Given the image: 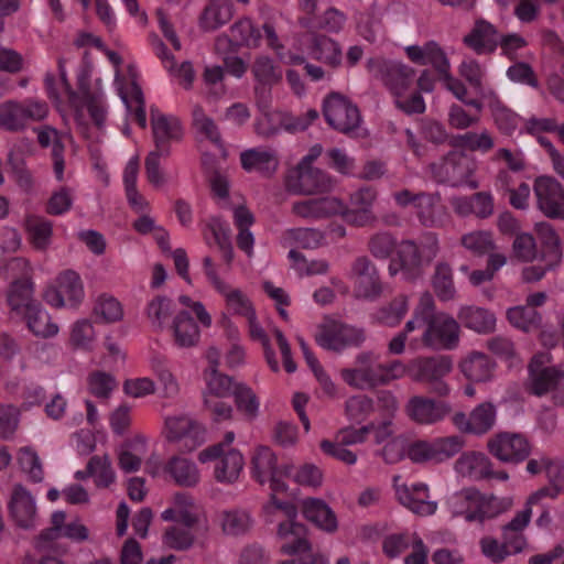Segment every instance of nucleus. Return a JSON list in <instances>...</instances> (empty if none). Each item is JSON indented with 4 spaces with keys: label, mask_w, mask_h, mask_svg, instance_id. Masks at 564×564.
<instances>
[{
    "label": "nucleus",
    "mask_w": 564,
    "mask_h": 564,
    "mask_svg": "<svg viewBox=\"0 0 564 564\" xmlns=\"http://www.w3.org/2000/svg\"><path fill=\"white\" fill-rule=\"evenodd\" d=\"M404 373L405 366L400 360L382 364L371 351L358 354L352 368L340 370L343 380L349 387L359 390H370L389 384L391 381L401 378Z\"/></svg>",
    "instance_id": "nucleus-1"
},
{
    "label": "nucleus",
    "mask_w": 564,
    "mask_h": 564,
    "mask_svg": "<svg viewBox=\"0 0 564 564\" xmlns=\"http://www.w3.org/2000/svg\"><path fill=\"white\" fill-rule=\"evenodd\" d=\"M453 369V359L446 355L417 357L405 366V373L417 383L424 384L429 392L438 397L448 395L451 389L444 380Z\"/></svg>",
    "instance_id": "nucleus-2"
},
{
    "label": "nucleus",
    "mask_w": 564,
    "mask_h": 564,
    "mask_svg": "<svg viewBox=\"0 0 564 564\" xmlns=\"http://www.w3.org/2000/svg\"><path fill=\"white\" fill-rule=\"evenodd\" d=\"M276 494L271 491L270 501L263 506V512L271 516L275 510H281L288 518L278 527L279 538L285 540L281 545V552L284 554H293L311 549V543L306 539L307 529L304 524L295 521L297 509L294 503L281 501L276 498Z\"/></svg>",
    "instance_id": "nucleus-3"
},
{
    "label": "nucleus",
    "mask_w": 564,
    "mask_h": 564,
    "mask_svg": "<svg viewBox=\"0 0 564 564\" xmlns=\"http://www.w3.org/2000/svg\"><path fill=\"white\" fill-rule=\"evenodd\" d=\"M252 477L260 484L269 482L271 491L285 492L289 486L283 478L292 476L293 465L278 464V457L268 446H258L251 457Z\"/></svg>",
    "instance_id": "nucleus-4"
},
{
    "label": "nucleus",
    "mask_w": 564,
    "mask_h": 564,
    "mask_svg": "<svg viewBox=\"0 0 564 564\" xmlns=\"http://www.w3.org/2000/svg\"><path fill=\"white\" fill-rule=\"evenodd\" d=\"M316 343L324 349L341 352L346 348L360 347L366 340V332L332 318H325L315 334Z\"/></svg>",
    "instance_id": "nucleus-5"
},
{
    "label": "nucleus",
    "mask_w": 564,
    "mask_h": 564,
    "mask_svg": "<svg viewBox=\"0 0 564 564\" xmlns=\"http://www.w3.org/2000/svg\"><path fill=\"white\" fill-rule=\"evenodd\" d=\"M368 72L380 80L393 95L401 96L410 88L415 78V70L394 59L375 56L367 61Z\"/></svg>",
    "instance_id": "nucleus-6"
},
{
    "label": "nucleus",
    "mask_w": 564,
    "mask_h": 564,
    "mask_svg": "<svg viewBox=\"0 0 564 564\" xmlns=\"http://www.w3.org/2000/svg\"><path fill=\"white\" fill-rule=\"evenodd\" d=\"M323 115L336 131L351 137L360 127L358 107L339 93H330L324 100Z\"/></svg>",
    "instance_id": "nucleus-7"
},
{
    "label": "nucleus",
    "mask_w": 564,
    "mask_h": 564,
    "mask_svg": "<svg viewBox=\"0 0 564 564\" xmlns=\"http://www.w3.org/2000/svg\"><path fill=\"white\" fill-rule=\"evenodd\" d=\"M489 453L502 463L519 464L531 454L532 445L521 433L500 432L487 444Z\"/></svg>",
    "instance_id": "nucleus-8"
},
{
    "label": "nucleus",
    "mask_w": 564,
    "mask_h": 564,
    "mask_svg": "<svg viewBox=\"0 0 564 564\" xmlns=\"http://www.w3.org/2000/svg\"><path fill=\"white\" fill-rule=\"evenodd\" d=\"M350 279L358 296L377 300L383 293V284L376 264L367 257H357L350 268Z\"/></svg>",
    "instance_id": "nucleus-9"
},
{
    "label": "nucleus",
    "mask_w": 564,
    "mask_h": 564,
    "mask_svg": "<svg viewBox=\"0 0 564 564\" xmlns=\"http://www.w3.org/2000/svg\"><path fill=\"white\" fill-rule=\"evenodd\" d=\"M556 497V488H540L529 497L525 508L518 512L509 523L502 527L503 538L510 543L513 553L521 552L523 549L524 539L520 532L530 521L533 505H538L545 498L555 499Z\"/></svg>",
    "instance_id": "nucleus-10"
},
{
    "label": "nucleus",
    "mask_w": 564,
    "mask_h": 564,
    "mask_svg": "<svg viewBox=\"0 0 564 564\" xmlns=\"http://www.w3.org/2000/svg\"><path fill=\"white\" fill-rule=\"evenodd\" d=\"M546 355H535L529 366V378L525 383L527 390L538 397L544 395L557 388L564 378V371L556 367H546Z\"/></svg>",
    "instance_id": "nucleus-11"
},
{
    "label": "nucleus",
    "mask_w": 564,
    "mask_h": 564,
    "mask_svg": "<svg viewBox=\"0 0 564 564\" xmlns=\"http://www.w3.org/2000/svg\"><path fill=\"white\" fill-rule=\"evenodd\" d=\"M430 170L438 183H447L452 186L467 183L471 173L465 153L459 150L449 151L440 163H431Z\"/></svg>",
    "instance_id": "nucleus-12"
},
{
    "label": "nucleus",
    "mask_w": 564,
    "mask_h": 564,
    "mask_svg": "<svg viewBox=\"0 0 564 564\" xmlns=\"http://www.w3.org/2000/svg\"><path fill=\"white\" fill-rule=\"evenodd\" d=\"M44 300L54 307H63L65 297L72 306H76L84 297L80 276L73 270H66L58 275L56 284L44 292Z\"/></svg>",
    "instance_id": "nucleus-13"
},
{
    "label": "nucleus",
    "mask_w": 564,
    "mask_h": 564,
    "mask_svg": "<svg viewBox=\"0 0 564 564\" xmlns=\"http://www.w3.org/2000/svg\"><path fill=\"white\" fill-rule=\"evenodd\" d=\"M539 209L549 218H564V192L561 183L551 176H539L534 182Z\"/></svg>",
    "instance_id": "nucleus-14"
},
{
    "label": "nucleus",
    "mask_w": 564,
    "mask_h": 564,
    "mask_svg": "<svg viewBox=\"0 0 564 564\" xmlns=\"http://www.w3.org/2000/svg\"><path fill=\"white\" fill-rule=\"evenodd\" d=\"M391 276L399 272L409 281H414L423 274V258L419 246L413 240H402L397 248L395 257L388 267Z\"/></svg>",
    "instance_id": "nucleus-15"
},
{
    "label": "nucleus",
    "mask_w": 564,
    "mask_h": 564,
    "mask_svg": "<svg viewBox=\"0 0 564 564\" xmlns=\"http://www.w3.org/2000/svg\"><path fill=\"white\" fill-rule=\"evenodd\" d=\"M459 340V324L451 316H437L422 335L424 346L433 349H453Z\"/></svg>",
    "instance_id": "nucleus-16"
},
{
    "label": "nucleus",
    "mask_w": 564,
    "mask_h": 564,
    "mask_svg": "<svg viewBox=\"0 0 564 564\" xmlns=\"http://www.w3.org/2000/svg\"><path fill=\"white\" fill-rule=\"evenodd\" d=\"M295 173L296 176L288 181V187L293 193L313 195L328 192L333 187L330 176L321 169L297 165Z\"/></svg>",
    "instance_id": "nucleus-17"
},
{
    "label": "nucleus",
    "mask_w": 564,
    "mask_h": 564,
    "mask_svg": "<svg viewBox=\"0 0 564 564\" xmlns=\"http://www.w3.org/2000/svg\"><path fill=\"white\" fill-rule=\"evenodd\" d=\"M452 411L445 401H436L431 398L414 395L405 405L408 416L419 424H434L442 421Z\"/></svg>",
    "instance_id": "nucleus-18"
},
{
    "label": "nucleus",
    "mask_w": 564,
    "mask_h": 564,
    "mask_svg": "<svg viewBox=\"0 0 564 564\" xmlns=\"http://www.w3.org/2000/svg\"><path fill=\"white\" fill-rule=\"evenodd\" d=\"M167 440L181 443L180 449L192 452L203 442V429L187 416L169 417L165 421Z\"/></svg>",
    "instance_id": "nucleus-19"
},
{
    "label": "nucleus",
    "mask_w": 564,
    "mask_h": 564,
    "mask_svg": "<svg viewBox=\"0 0 564 564\" xmlns=\"http://www.w3.org/2000/svg\"><path fill=\"white\" fill-rule=\"evenodd\" d=\"M152 134L155 144L154 151L163 153L164 158L170 155V142L182 139L181 122L173 117H167L151 109Z\"/></svg>",
    "instance_id": "nucleus-20"
},
{
    "label": "nucleus",
    "mask_w": 564,
    "mask_h": 564,
    "mask_svg": "<svg viewBox=\"0 0 564 564\" xmlns=\"http://www.w3.org/2000/svg\"><path fill=\"white\" fill-rule=\"evenodd\" d=\"M499 33L497 28L485 19H477L463 37V43L478 55H489L498 47Z\"/></svg>",
    "instance_id": "nucleus-21"
},
{
    "label": "nucleus",
    "mask_w": 564,
    "mask_h": 564,
    "mask_svg": "<svg viewBox=\"0 0 564 564\" xmlns=\"http://www.w3.org/2000/svg\"><path fill=\"white\" fill-rule=\"evenodd\" d=\"M341 212V202L330 196L304 199L292 205V213L305 219H323Z\"/></svg>",
    "instance_id": "nucleus-22"
},
{
    "label": "nucleus",
    "mask_w": 564,
    "mask_h": 564,
    "mask_svg": "<svg viewBox=\"0 0 564 564\" xmlns=\"http://www.w3.org/2000/svg\"><path fill=\"white\" fill-rule=\"evenodd\" d=\"M397 497L400 503L420 516L433 514L436 503L429 500V488L425 484H415L411 488L403 485L397 487Z\"/></svg>",
    "instance_id": "nucleus-23"
},
{
    "label": "nucleus",
    "mask_w": 564,
    "mask_h": 564,
    "mask_svg": "<svg viewBox=\"0 0 564 564\" xmlns=\"http://www.w3.org/2000/svg\"><path fill=\"white\" fill-rule=\"evenodd\" d=\"M307 50L312 58L332 68H337L341 64L343 53L339 43L324 34L313 32Z\"/></svg>",
    "instance_id": "nucleus-24"
},
{
    "label": "nucleus",
    "mask_w": 564,
    "mask_h": 564,
    "mask_svg": "<svg viewBox=\"0 0 564 564\" xmlns=\"http://www.w3.org/2000/svg\"><path fill=\"white\" fill-rule=\"evenodd\" d=\"M9 510L12 519L19 527L24 529L33 527L36 514L35 502L22 485L14 486Z\"/></svg>",
    "instance_id": "nucleus-25"
},
{
    "label": "nucleus",
    "mask_w": 564,
    "mask_h": 564,
    "mask_svg": "<svg viewBox=\"0 0 564 564\" xmlns=\"http://www.w3.org/2000/svg\"><path fill=\"white\" fill-rule=\"evenodd\" d=\"M231 36L221 35L217 37L216 47L219 50L224 46H230L234 50L238 46H259L261 33L250 19H241L230 28Z\"/></svg>",
    "instance_id": "nucleus-26"
},
{
    "label": "nucleus",
    "mask_w": 564,
    "mask_h": 564,
    "mask_svg": "<svg viewBox=\"0 0 564 564\" xmlns=\"http://www.w3.org/2000/svg\"><path fill=\"white\" fill-rule=\"evenodd\" d=\"M240 163L245 171H256L263 176H271L279 166L276 152L269 149H249L240 154Z\"/></svg>",
    "instance_id": "nucleus-27"
},
{
    "label": "nucleus",
    "mask_w": 564,
    "mask_h": 564,
    "mask_svg": "<svg viewBox=\"0 0 564 564\" xmlns=\"http://www.w3.org/2000/svg\"><path fill=\"white\" fill-rule=\"evenodd\" d=\"M173 481L181 487L193 488L200 479L199 470L196 464L183 456H172L163 467Z\"/></svg>",
    "instance_id": "nucleus-28"
},
{
    "label": "nucleus",
    "mask_w": 564,
    "mask_h": 564,
    "mask_svg": "<svg viewBox=\"0 0 564 564\" xmlns=\"http://www.w3.org/2000/svg\"><path fill=\"white\" fill-rule=\"evenodd\" d=\"M510 506L509 499H500L495 495H485L478 490L474 508L469 513V522L484 523L507 511Z\"/></svg>",
    "instance_id": "nucleus-29"
},
{
    "label": "nucleus",
    "mask_w": 564,
    "mask_h": 564,
    "mask_svg": "<svg viewBox=\"0 0 564 564\" xmlns=\"http://www.w3.org/2000/svg\"><path fill=\"white\" fill-rule=\"evenodd\" d=\"M302 505L303 513L308 521L326 532L332 533L337 530V518L324 500L307 498Z\"/></svg>",
    "instance_id": "nucleus-30"
},
{
    "label": "nucleus",
    "mask_w": 564,
    "mask_h": 564,
    "mask_svg": "<svg viewBox=\"0 0 564 564\" xmlns=\"http://www.w3.org/2000/svg\"><path fill=\"white\" fill-rule=\"evenodd\" d=\"M34 283L32 279L11 282L7 293L8 304L18 316L28 312L31 306L39 304L33 297Z\"/></svg>",
    "instance_id": "nucleus-31"
},
{
    "label": "nucleus",
    "mask_w": 564,
    "mask_h": 564,
    "mask_svg": "<svg viewBox=\"0 0 564 564\" xmlns=\"http://www.w3.org/2000/svg\"><path fill=\"white\" fill-rule=\"evenodd\" d=\"M173 336L175 344L181 348H189L199 340V328L187 311H181L173 321Z\"/></svg>",
    "instance_id": "nucleus-32"
},
{
    "label": "nucleus",
    "mask_w": 564,
    "mask_h": 564,
    "mask_svg": "<svg viewBox=\"0 0 564 564\" xmlns=\"http://www.w3.org/2000/svg\"><path fill=\"white\" fill-rule=\"evenodd\" d=\"M463 326L477 333L488 334L496 327L495 315L486 308L465 306L458 313Z\"/></svg>",
    "instance_id": "nucleus-33"
},
{
    "label": "nucleus",
    "mask_w": 564,
    "mask_h": 564,
    "mask_svg": "<svg viewBox=\"0 0 564 564\" xmlns=\"http://www.w3.org/2000/svg\"><path fill=\"white\" fill-rule=\"evenodd\" d=\"M459 368L467 379L484 382L491 378L494 362L486 354L474 351L460 362Z\"/></svg>",
    "instance_id": "nucleus-34"
},
{
    "label": "nucleus",
    "mask_w": 564,
    "mask_h": 564,
    "mask_svg": "<svg viewBox=\"0 0 564 564\" xmlns=\"http://www.w3.org/2000/svg\"><path fill=\"white\" fill-rule=\"evenodd\" d=\"M536 231L542 242V260L547 261L549 268H554L562 259L560 238L549 223L538 224Z\"/></svg>",
    "instance_id": "nucleus-35"
},
{
    "label": "nucleus",
    "mask_w": 564,
    "mask_h": 564,
    "mask_svg": "<svg viewBox=\"0 0 564 564\" xmlns=\"http://www.w3.org/2000/svg\"><path fill=\"white\" fill-rule=\"evenodd\" d=\"M21 317L26 322L29 329L35 336L46 338L56 335L58 332V326L51 322L50 315L42 308L40 303L31 306Z\"/></svg>",
    "instance_id": "nucleus-36"
},
{
    "label": "nucleus",
    "mask_w": 564,
    "mask_h": 564,
    "mask_svg": "<svg viewBox=\"0 0 564 564\" xmlns=\"http://www.w3.org/2000/svg\"><path fill=\"white\" fill-rule=\"evenodd\" d=\"M409 310V299L405 294H399L388 304L382 305L375 314L377 322L382 325L398 326Z\"/></svg>",
    "instance_id": "nucleus-37"
},
{
    "label": "nucleus",
    "mask_w": 564,
    "mask_h": 564,
    "mask_svg": "<svg viewBox=\"0 0 564 564\" xmlns=\"http://www.w3.org/2000/svg\"><path fill=\"white\" fill-rule=\"evenodd\" d=\"M455 468L462 476L491 475V462L481 453H465L455 463Z\"/></svg>",
    "instance_id": "nucleus-38"
},
{
    "label": "nucleus",
    "mask_w": 564,
    "mask_h": 564,
    "mask_svg": "<svg viewBox=\"0 0 564 564\" xmlns=\"http://www.w3.org/2000/svg\"><path fill=\"white\" fill-rule=\"evenodd\" d=\"M220 527L224 534L239 536L249 532L252 519L246 510H226L220 513Z\"/></svg>",
    "instance_id": "nucleus-39"
},
{
    "label": "nucleus",
    "mask_w": 564,
    "mask_h": 564,
    "mask_svg": "<svg viewBox=\"0 0 564 564\" xmlns=\"http://www.w3.org/2000/svg\"><path fill=\"white\" fill-rule=\"evenodd\" d=\"M243 464L242 455L236 449H230L217 463L215 478L220 482L232 484L238 479Z\"/></svg>",
    "instance_id": "nucleus-40"
},
{
    "label": "nucleus",
    "mask_w": 564,
    "mask_h": 564,
    "mask_svg": "<svg viewBox=\"0 0 564 564\" xmlns=\"http://www.w3.org/2000/svg\"><path fill=\"white\" fill-rule=\"evenodd\" d=\"M507 318L514 327L524 332L538 329L542 323L541 314L530 305L509 308Z\"/></svg>",
    "instance_id": "nucleus-41"
},
{
    "label": "nucleus",
    "mask_w": 564,
    "mask_h": 564,
    "mask_svg": "<svg viewBox=\"0 0 564 564\" xmlns=\"http://www.w3.org/2000/svg\"><path fill=\"white\" fill-rule=\"evenodd\" d=\"M207 230L212 234L215 243L218 246L223 253V258L227 264H230L234 259V248L230 240V228L220 218H212L207 225Z\"/></svg>",
    "instance_id": "nucleus-42"
},
{
    "label": "nucleus",
    "mask_w": 564,
    "mask_h": 564,
    "mask_svg": "<svg viewBox=\"0 0 564 564\" xmlns=\"http://www.w3.org/2000/svg\"><path fill=\"white\" fill-rule=\"evenodd\" d=\"M232 15V7L230 4L208 6L199 18V25L204 31H215L228 23Z\"/></svg>",
    "instance_id": "nucleus-43"
},
{
    "label": "nucleus",
    "mask_w": 564,
    "mask_h": 564,
    "mask_svg": "<svg viewBox=\"0 0 564 564\" xmlns=\"http://www.w3.org/2000/svg\"><path fill=\"white\" fill-rule=\"evenodd\" d=\"M432 282L433 289L441 301H451L455 297L456 289L452 269L447 263H437Z\"/></svg>",
    "instance_id": "nucleus-44"
},
{
    "label": "nucleus",
    "mask_w": 564,
    "mask_h": 564,
    "mask_svg": "<svg viewBox=\"0 0 564 564\" xmlns=\"http://www.w3.org/2000/svg\"><path fill=\"white\" fill-rule=\"evenodd\" d=\"M252 74L257 82L263 86L272 87L282 79V72L268 56H259L252 65Z\"/></svg>",
    "instance_id": "nucleus-45"
},
{
    "label": "nucleus",
    "mask_w": 564,
    "mask_h": 564,
    "mask_svg": "<svg viewBox=\"0 0 564 564\" xmlns=\"http://www.w3.org/2000/svg\"><path fill=\"white\" fill-rule=\"evenodd\" d=\"M193 126L198 133L204 135L207 140L217 147H223L221 134L218 126L208 117L200 106H195L193 109Z\"/></svg>",
    "instance_id": "nucleus-46"
},
{
    "label": "nucleus",
    "mask_w": 564,
    "mask_h": 564,
    "mask_svg": "<svg viewBox=\"0 0 564 564\" xmlns=\"http://www.w3.org/2000/svg\"><path fill=\"white\" fill-rule=\"evenodd\" d=\"M204 379L206 381V394H212L217 398H225L232 393L235 384L232 378L221 373L218 369H206L204 371Z\"/></svg>",
    "instance_id": "nucleus-47"
},
{
    "label": "nucleus",
    "mask_w": 564,
    "mask_h": 564,
    "mask_svg": "<svg viewBox=\"0 0 564 564\" xmlns=\"http://www.w3.org/2000/svg\"><path fill=\"white\" fill-rule=\"evenodd\" d=\"M163 543L175 551H187L194 545L195 535L189 529L174 524L165 529Z\"/></svg>",
    "instance_id": "nucleus-48"
},
{
    "label": "nucleus",
    "mask_w": 564,
    "mask_h": 564,
    "mask_svg": "<svg viewBox=\"0 0 564 564\" xmlns=\"http://www.w3.org/2000/svg\"><path fill=\"white\" fill-rule=\"evenodd\" d=\"M471 434H485L492 429L496 421V408L490 402H484L471 412Z\"/></svg>",
    "instance_id": "nucleus-49"
},
{
    "label": "nucleus",
    "mask_w": 564,
    "mask_h": 564,
    "mask_svg": "<svg viewBox=\"0 0 564 564\" xmlns=\"http://www.w3.org/2000/svg\"><path fill=\"white\" fill-rule=\"evenodd\" d=\"M20 101L8 100L0 105V129L8 132L24 131L21 119Z\"/></svg>",
    "instance_id": "nucleus-50"
},
{
    "label": "nucleus",
    "mask_w": 564,
    "mask_h": 564,
    "mask_svg": "<svg viewBox=\"0 0 564 564\" xmlns=\"http://www.w3.org/2000/svg\"><path fill=\"white\" fill-rule=\"evenodd\" d=\"M367 246L369 252L379 260L389 259L398 248L395 238L389 232L372 235Z\"/></svg>",
    "instance_id": "nucleus-51"
},
{
    "label": "nucleus",
    "mask_w": 564,
    "mask_h": 564,
    "mask_svg": "<svg viewBox=\"0 0 564 564\" xmlns=\"http://www.w3.org/2000/svg\"><path fill=\"white\" fill-rule=\"evenodd\" d=\"M26 229L34 248L44 250L50 243L52 236V224L43 218H29Z\"/></svg>",
    "instance_id": "nucleus-52"
},
{
    "label": "nucleus",
    "mask_w": 564,
    "mask_h": 564,
    "mask_svg": "<svg viewBox=\"0 0 564 564\" xmlns=\"http://www.w3.org/2000/svg\"><path fill=\"white\" fill-rule=\"evenodd\" d=\"M87 474L95 477L98 487H108L115 479L111 463L107 456H93L87 464Z\"/></svg>",
    "instance_id": "nucleus-53"
},
{
    "label": "nucleus",
    "mask_w": 564,
    "mask_h": 564,
    "mask_svg": "<svg viewBox=\"0 0 564 564\" xmlns=\"http://www.w3.org/2000/svg\"><path fill=\"white\" fill-rule=\"evenodd\" d=\"M432 444L434 462L441 463L458 454L464 446V440L460 436L454 435L436 438L432 441Z\"/></svg>",
    "instance_id": "nucleus-54"
},
{
    "label": "nucleus",
    "mask_w": 564,
    "mask_h": 564,
    "mask_svg": "<svg viewBox=\"0 0 564 564\" xmlns=\"http://www.w3.org/2000/svg\"><path fill=\"white\" fill-rule=\"evenodd\" d=\"M462 245L477 256L489 253L496 248L491 234L487 231H474L464 235Z\"/></svg>",
    "instance_id": "nucleus-55"
},
{
    "label": "nucleus",
    "mask_w": 564,
    "mask_h": 564,
    "mask_svg": "<svg viewBox=\"0 0 564 564\" xmlns=\"http://www.w3.org/2000/svg\"><path fill=\"white\" fill-rule=\"evenodd\" d=\"M478 489L475 487L464 488L456 492L451 499V508L454 516H462L469 522V513L474 508Z\"/></svg>",
    "instance_id": "nucleus-56"
},
{
    "label": "nucleus",
    "mask_w": 564,
    "mask_h": 564,
    "mask_svg": "<svg viewBox=\"0 0 564 564\" xmlns=\"http://www.w3.org/2000/svg\"><path fill=\"white\" fill-rule=\"evenodd\" d=\"M232 394L238 410L246 415L254 417L258 413L259 402L254 392L243 383L235 384Z\"/></svg>",
    "instance_id": "nucleus-57"
},
{
    "label": "nucleus",
    "mask_w": 564,
    "mask_h": 564,
    "mask_svg": "<svg viewBox=\"0 0 564 564\" xmlns=\"http://www.w3.org/2000/svg\"><path fill=\"white\" fill-rule=\"evenodd\" d=\"M373 411V402L367 395H354L345 402V413L350 421L361 422Z\"/></svg>",
    "instance_id": "nucleus-58"
},
{
    "label": "nucleus",
    "mask_w": 564,
    "mask_h": 564,
    "mask_svg": "<svg viewBox=\"0 0 564 564\" xmlns=\"http://www.w3.org/2000/svg\"><path fill=\"white\" fill-rule=\"evenodd\" d=\"M173 302L166 296H156L148 305V316L152 324L159 329H163L164 322L173 312Z\"/></svg>",
    "instance_id": "nucleus-59"
},
{
    "label": "nucleus",
    "mask_w": 564,
    "mask_h": 564,
    "mask_svg": "<svg viewBox=\"0 0 564 564\" xmlns=\"http://www.w3.org/2000/svg\"><path fill=\"white\" fill-rule=\"evenodd\" d=\"M1 275L11 282L32 279V268L24 258H11L0 269Z\"/></svg>",
    "instance_id": "nucleus-60"
},
{
    "label": "nucleus",
    "mask_w": 564,
    "mask_h": 564,
    "mask_svg": "<svg viewBox=\"0 0 564 564\" xmlns=\"http://www.w3.org/2000/svg\"><path fill=\"white\" fill-rule=\"evenodd\" d=\"M116 386V379L104 371H95L88 377L89 392L97 398L107 399Z\"/></svg>",
    "instance_id": "nucleus-61"
},
{
    "label": "nucleus",
    "mask_w": 564,
    "mask_h": 564,
    "mask_svg": "<svg viewBox=\"0 0 564 564\" xmlns=\"http://www.w3.org/2000/svg\"><path fill=\"white\" fill-rule=\"evenodd\" d=\"M61 536H63L62 533L53 528H47L36 536L34 546L40 553L65 554L67 549L57 543Z\"/></svg>",
    "instance_id": "nucleus-62"
},
{
    "label": "nucleus",
    "mask_w": 564,
    "mask_h": 564,
    "mask_svg": "<svg viewBox=\"0 0 564 564\" xmlns=\"http://www.w3.org/2000/svg\"><path fill=\"white\" fill-rule=\"evenodd\" d=\"M20 111L24 130L33 122L42 121L48 113L47 104L34 99L20 101Z\"/></svg>",
    "instance_id": "nucleus-63"
},
{
    "label": "nucleus",
    "mask_w": 564,
    "mask_h": 564,
    "mask_svg": "<svg viewBox=\"0 0 564 564\" xmlns=\"http://www.w3.org/2000/svg\"><path fill=\"white\" fill-rule=\"evenodd\" d=\"M18 460L22 470L29 474L32 481L40 482L43 480V468L37 454L33 449L30 447L22 448Z\"/></svg>",
    "instance_id": "nucleus-64"
}]
</instances>
